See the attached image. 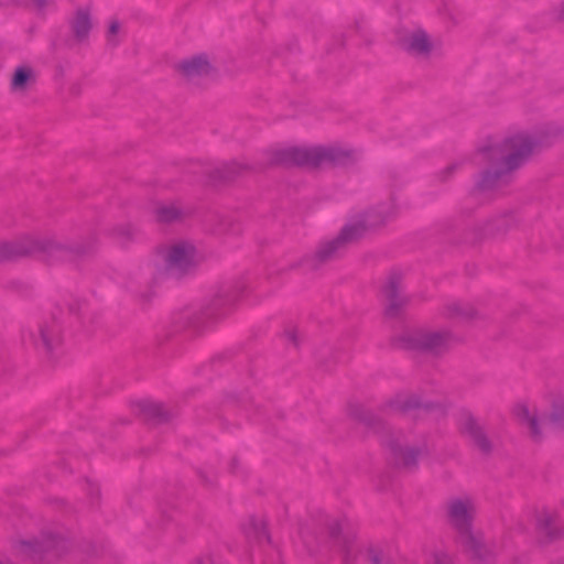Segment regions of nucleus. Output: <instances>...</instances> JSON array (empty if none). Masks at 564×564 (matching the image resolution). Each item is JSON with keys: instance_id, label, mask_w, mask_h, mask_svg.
<instances>
[{"instance_id": "f257e3e1", "label": "nucleus", "mask_w": 564, "mask_h": 564, "mask_svg": "<svg viewBox=\"0 0 564 564\" xmlns=\"http://www.w3.org/2000/svg\"><path fill=\"white\" fill-rule=\"evenodd\" d=\"M551 143V129L541 127L518 131L484 152L490 169L481 176L479 186L489 189L506 181L507 175L520 167L527 160Z\"/></svg>"}, {"instance_id": "f03ea898", "label": "nucleus", "mask_w": 564, "mask_h": 564, "mask_svg": "<svg viewBox=\"0 0 564 564\" xmlns=\"http://www.w3.org/2000/svg\"><path fill=\"white\" fill-rule=\"evenodd\" d=\"M512 414L533 435H539L549 425L564 424V398L549 394L540 403L521 400L514 404Z\"/></svg>"}, {"instance_id": "7ed1b4c3", "label": "nucleus", "mask_w": 564, "mask_h": 564, "mask_svg": "<svg viewBox=\"0 0 564 564\" xmlns=\"http://www.w3.org/2000/svg\"><path fill=\"white\" fill-rule=\"evenodd\" d=\"M158 259L166 269L186 272L196 268L204 260V252L192 239H174L158 249Z\"/></svg>"}, {"instance_id": "20e7f679", "label": "nucleus", "mask_w": 564, "mask_h": 564, "mask_svg": "<svg viewBox=\"0 0 564 564\" xmlns=\"http://www.w3.org/2000/svg\"><path fill=\"white\" fill-rule=\"evenodd\" d=\"M381 224V220L372 212L358 215L350 219L343 228L338 237L321 246L318 256L327 259L335 256L345 245L351 243L361 238L369 229Z\"/></svg>"}, {"instance_id": "39448f33", "label": "nucleus", "mask_w": 564, "mask_h": 564, "mask_svg": "<svg viewBox=\"0 0 564 564\" xmlns=\"http://www.w3.org/2000/svg\"><path fill=\"white\" fill-rule=\"evenodd\" d=\"M447 514L459 533L460 542L466 547H473L477 538L471 530V521L476 514L475 501L467 496L453 498L447 503Z\"/></svg>"}, {"instance_id": "423d86ee", "label": "nucleus", "mask_w": 564, "mask_h": 564, "mask_svg": "<svg viewBox=\"0 0 564 564\" xmlns=\"http://www.w3.org/2000/svg\"><path fill=\"white\" fill-rule=\"evenodd\" d=\"M399 43L405 51L417 56H427L441 47L440 40L421 28L403 30L399 35Z\"/></svg>"}, {"instance_id": "0eeeda50", "label": "nucleus", "mask_w": 564, "mask_h": 564, "mask_svg": "<svg viewBox=\"0 0 564 564\" xmlns=\"http://www.w3.org/2000/svg\"><path fill=\"white\" fill-rule=\"evenodd\" d=\"M281 162L318 165L332 159V150L324 147L290 145L281 150Z\"/></svg>"}, {"instance_id": "6e6552de", "label": "nucleus", "mask_w": 564, "mask_h": 564, "mask_svg": "<svg viewBox=\"0 0 564 564\" xmlns=\"http://www.w3.org/2000/svg\"><path fill=\"white\" fill-rule=\"evenodd\" d=\"M61 539L52 533L41 539L19 540L14 543V553L22 558H35L40 554L57 549Z\"/></svg>"}, {"instance_id": "1a4fd4ad", "label": "nucleus", "mask_w": 564, "mask_h": 564, "mask_svg": "<svg viewBox=\"0 0 564 564\" xmlns=\"http://www.w3.org/2000/svg\"><path fill=\"white\" fill-rule=\"evenodd\" d=\"M178 70L187 78H196L208 75L213 70V65L207 56L197 55L182 61Z\"/></svg>"}, {"instance_id": "9d476101", "label": "nucleus", "mask_w": 564, "mask_h": 564, "mask_svg": "<svg viewBox=\"0 0 564 564\" xmlns=\"http://www.w3.org/2000/svg\"><path fill=\"white\" fill-rule=\"evenodd\" d=\"M64 340V335L61 325L57 323L45 324L40 329L41 347L47 351L53 352L57 350Z\"/></svg>"}, {"instance_id": "9b49d317", "label": "nucleus", "mask_w": 564, "mask_h": 564, "mask_svg": "<svg viewBox=\"0 0 564 564\" xmlns=\"http://www.w3.org/2000/svg\"><path fill=\"white\" fill-rule=\"evenodd\" d=\"M185 215L182 206L174 202L160 203L154 208V216L158 221L169 224L181 219Z\"/></svg>"}, {"instance_id": "f8f14e48", "label": "nucleus", "mask_w": 564, "mask_h": 564, "mask_svg": "<svg viewBox=\"0 0 564 564\" xmlns=\"http://www.w3.org/2000/svg\"><path fill=\"white\" fill-rule=\"evenodd\" d=\"M70 24L74 35L80 41L85 40L94 25L89 10L78 9L74 14Z\"/></svg>"}, {"instance_id": "ddd939ff", "label": "nucleus", "mask_w": 564, "mask_h": 564, "mask_svg": "<svg viewBox=\"0 0 564 564\" xmlns=\"http://www.w3.org/2000/svg\"><path fill=\"white\" fill-rule=\"evenodd\" d=\"M35 72L32 67L22 65L15 68L11 87L17 93L25 91L35 82Z\"/></svg>"}, {"instance_id": "4468645a", "label": "nucleus", "mask_w": 564, "mask_h": 564, "mask_svg": "<svg viewBox=\"0 0 564 564\" xmlns=\"http://www.w3.org/2000/svg\"><path fill=\"white\" fill-rule=\"evenodd\" d=\"M449 340L447 333L433 332L425 336L424 345L431 349H437L444 346Z\"/></svg>"}, {"instance_id": "2eb2a0df", "label": "nucleus", "mask_w": 564, "mask_h": 564, "mask_svg": "<svg viewBox=\"0 0 564 564\" xmlns=\"http://www.w3.org/2000/svg\"><path fill=\"white\" fill-rule=\"evenodd\" d=\"M120 24L117 20H111L108 26L109 41H115L116 35L119 33Z\"/></svg>"}, {"instance_id": "dca6fc26", "label": "nucleus", "mask_w": 564, "mask_h": 564, "mask_svg": "<svg viewBox=\"0 0 564 564\" xmlns=\"http://www.w3.org/2000/svg\"><path fill=\"white\" fill-rule=\"evenodd\" d=\"M11 245L7 241L0 240V259L11 254Z\"/></svg>"}, {"instance_id": "f3484780", "label": "nucleus", "mask_w": 564, "mask_h": 564, "mask_svg": "<svg viewBox=\"0 0 564 564\" xmlns=\"http://www.w3.org/2000/svg\"><path fill=\"white\" fill-rule=\"evenodd\" d=\"M195 564H217V562L212 557H204V558L197 560V562Z\"/></svg>"}]
</instances>
